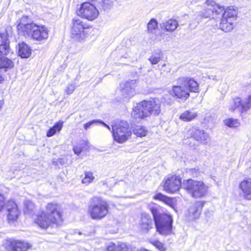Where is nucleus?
Returning <instances> with one entry per match:
<instances>
[{
  "instance_id": "nucleus-1",
  "label": "nucleus",
  "mask_w": 251,
  "mask_h": 251,
  "mask_svg": "<svg viewBox=\"0 0 251 251\" xmlns=\"http://www.w3.org/2000/svg\"><path fill=\"white\" fill-rule=\"evenodd\" d=\"M62 221L60 205L50 202L46 207V211L41 212L35 220V223L43 229H47L54 225H58Z\"/></svg>"
},
{
  "instance_id": "nucleus-2",
  "label": "nucleus",
  "mask_w": 251,
  "mask_h": 251,
  "mask_svg": "<svg viewBox=\"0 0 251 251\" xmlns=\"http://www.w3.org/2000/svg\"><path fill=\"white\" fill-rule=\"evenodd\" d=\"M27 17H23L21 19L17 28L19 34L31 37L34 40L44 42L49 36V31L44 25H38L34 23H26Z\"/></svg>"
},
{
  "instance_id": "nucleus-3",
  "label": "nucleus",
  "mask_w": 251,
  "mask_h": 251,
  "mask_svg": "<svg viewBox=\"0 0 251 251\" xmlns=\"http://www.w3.org/2000/svg\"><path fill=\"white\" fill-rule=\"evenodd\" d=\"M161 102L157 99H151L150 100H143L134 106L131 116L135 119H144L151 114L158 116L161 112Z\"/></svg>"
},
{
  "instance_id": "nucleus-4",
  "label": "nucleus",
  "mask_w": 251,
  "mask_h": 251,
  "mask_svg": "<svg viewBox=\"0 0 251 251\" xmlns=\"http://www.w3.org/2000/svg\"><path fill=\"white\" fill-rule=\"evenodd\" d=\"M161 102L157 99H151L150 100H143L134 106L131 116L135 119H144L151 114L158 116L161 112Z\"/></svg>"
},
{
  "instance_id": "nucleus-5",
  "label": "nucleus",
  "mask_w": 251,
  "mask_h": 251,
  "mask_svg": "<svg viewBox=\"0 0 251 251\" xmlns=\"http://www.w3.org/2000/svg\"><path fill=\"white\" fill-rule=\"evenodd\" d=\"M156 230L161 235L167 236L173 232V219L171 215L159 212L155 207H151Z\"/></svg>"
},
{
  "instance_id": "nucleus-6",
  "label": "nucleus",
  "mask_w": 251,
  "mask_h": 251,
  "mask_svg": "<svg viewBox=\"0 0 251 251\" xmlns=\"http://www.w3.org/2000/svg\"><path fill=\"white\" fill-rule=\"evenodd\" d=\"M112 135L115 141L122 144L126 142L132 135L128 123L126 121H120L112 126Z\"/></svg>"
},
{
  "instance_id": "nucleus-7",
  "label": "nucleus",
  "mask_w": 251,
  "mask_h": 251,
  "mask_svg": "<svg viewBox=\"0 0 251 251\" xmlns=\"http://www.w3.org/2000/svg\"><path fill=\"white\" fill-rule=\"evenodd\" d=\"M182 186L194 198H200L207 193V187L202 181L188 179L184 180Z\"/></svg>"
},
{
  "instance_id": "nucleus-8",
  "label": "nucleus",
  "mask_w": 251,
  "mask_h": 251,
  "mask_svg": "<svg viewBox=\"0 0 251 251\" xmlns=\"http://www.w3.org/2000/svg\"><path fill=\"white\" fill-rule=\"evenodd\" d=\"M107 213V205L106 202L98 197H94L92 199L88 213L93 219H101Z\"/></svg>"
},
{
  "instance_id": "nucleus-9",
  "label": "nucleus",
  "mask_w": 251,
  "mask_h": 251,
  "mask_svg": "<svg viewBox=\"0 0 251 251\" xmlns=\"http://www.w3.org/2000/svg\"><path fill=\"white\" fill-rule=\"evenodd\" d=\"M237 12L232 6L225 8L222 12L221 21L219 24L220 28L225 32L232 30L234 27V21L236 20Z\"/></svg>"
},
{
  "instance_id": "nucleus-10",
  "label": "nucleus",
  "mask_w": 251,
  "mask_h": 251,
  "mask_svg": "<svg viewBox=\"0 0 251 251\" xmlns=\"http://www.w3.org/2000/svg\"><path fill=\"white\" fill-rule=\"evenodd\" d=\"M87 25L79 18H74L71 24V33L72 38L75 41L82 42L85 41L87 32L86 29Z\"/></svg>"
},
{
  "instance_id": "nucleus-11",
  "label": "nucleus",
  "mask_w": 251,
  "mask_h": 251,
  "mask_svg": "<svg viewBox=\"0 0 251 251\" xmlns=\"http://www.w3.org/2000/svg\"><path fill=\"white\" fill-rule=\"evenodd\" d=\"M206 6L200 12L199 15L204 18L220 17L225 10V7L220 6L212 0H207Z\"/></svg>"
},
{
  "instance_id": "nucleus-12",
  "label": "nucleus",
  "mask_w": 251,
  "mask_h": 251,
  "mask_svg": "<svg viewBox=\"0 0 251 251\" xmlns=\"http://www.w3.org/2000/svg\"><path fill=\"white\" fill-rule=\"evenodd\" d=\"M76 13L77 16L89 21L94 20L99 14V12L96 6L88 2L81 4L79 8L76 10Z\"/></svg>"
},
{
  "instance_id": "nucleus-13",
  "label": "nucleus",
  "mask_w": 251,
  "mask_h": 251,
  "mask_svg": "<svg viewBox=\"0 0 251 251\" xmlns=\"http://www.w3.org/2000/svg\"><path fill=\"white\" fill-rule=\"evenodd\" d=\"M185 137L187 138H193L199 143L203 145L207 144L210 140L209 135L203 130H200L194 127L187 130Z\"/></svg>"
},
{
  "instance_id": "nucleus-14",
  "label": "nucleus",
  "mask_w": 251,
  "mask_h": 251,
  "mask_svg": "<svg viewBox=\"0 0 251 251\" xmlns=\"http://www.w3.org/2000/svg\"><path fill=\"white\" fill-rule=\"evenodd\" d=\"M181 178L179 176L172 175L168 176L164 181V190L170 193L178 191L181 186Z\"/></svg>"
},
{
  "instance_id": "nucleus-15",
  "label": "nucleus",
  "mask_w": 251,
  "mask_h": 251,
  "mask_svg": "<svg viewBox=\"0 0 251 251\" xmlns=\"http://www.w3.org/2000/svg\"><path fill=\"white\" fill-rule=\"evenodd\" d=\"M4 247L7 251H26L31 245L26 242L10 239L5 241Z\"/></svg>"
},
{
  "instance_id": "nucleus-16",
  "label": "nucleus",
  "mask_w": 251,
  "mask_h": 251,
  "mask_svg": "<svg viewBox=\"0 0 251 251\" xmlns=\"http://www.w3.org/2000/svg\"><path fill=\"white\" fill-rule=\"evenodd\" d=\"M177 85H174L171 90L169 91V94L176 99L185 101L190 97L187 89L183 84H181L177 79Z\"/></svg>"
},
{
  "instance_id": "nucleus-17",
  "label": "nucleus",
  "mask_w": 251,
  "mask_h": 251,
  "mask_svg": "<svg viewBox=\"0 0 251 251\" xmlns=\"http://www.w3.org/2000/svg\"><path fill=\"white\" fill-rule=\"evenodd\" d=\"M138 79L128 80L120 85L121 95L124 98H129L135 94V88Z\"/></svg>"
},
{
  "instance_id": "nucleus-18",
  "label": "nucleus",
  "mask_w": 251,
  "mask_h": 251,
  "mask_svg": "<svg viewBox=\"0 0 251 251\" xmlns=\"http://www.w3.org/2000/svg\"><path fill=\"white\" fill-rule=\"evenodd\" d=\"M153 220L149 214L143 213L139 222V228L141 232L146 234L153 228Z\"/></svg>"
},
{
  "instance_id": "nucleus-19",
  "label": "nucleus",
  "mask_w": 251,
  "mask_h": 251,
  "mask_svg": "<svg viewBox=\"0 0 251 251\" xmlns=\"http://www.w3.org/2000/svg\"><path fill=\"white\" fill-rule=\"evenodd\" d=\"M7 220L9 222L16 221L20 215V211L17 205L13 201H9L6 204Z\"/></svg>"
},
{
  "instance_id": "nucleus-20",
  "label": "nucleus",
  "mask_w": 251,
  "mask_h": 251,
  "mask_svg": "<svg viewBox=\"0 0 251 251\" xmlns=\"http://www.w3.org/2000/svg\"><path fill=\"white\" fill-rule=\"evenodd\" d=\"M178 81L181 84H183L187 89L188 93L199 92V84L193 78L188 77H181L178 78Z\"/></svg>"
},
{
  "instance_id": "nucleus-21",
  "label": "nucleus",
  "mask_w": 251,
  "mask_h": 251,
  "mask_svg": "<svg viewBox=\"0 0 251 251\" xmlns=\"http://www.w3.org/2000/svg\"><path fill=\"white\" fill-rule=\"evenodd\" d=\"M203 206V203L197 201L193 203L188 210V217L190 220L198 219L201 214Z\"/></svg>"
},
{
  "instance_id": "nucleus-22",
  "label": "nucleus",
  "mask_w": 251,
  "mask_h": 251,
  "mask_svg": "<svg viewBox=\"0 0 251 251\" xmlns=\"http://www.w3.org/2000/svg\"><path fill=\"white\" fill-rule=\"evenodd\" d=\"M244 198L247 200H251V179L243 180L240 184Z\"/></svg>"
},
{
  "instance_id": "nucleus-23",
  "label": "nucleus",
  "mask_w": 251,
  "mask_h": 251,
  "mask_svg": "<svg viewBox=\"0 0 251 251\" xmlns=\"http://www.w3.org/2000/svg\"><path fill=\"white\" fill-rule=\"evenodd\" d=\"M10 51L9 42L5 34L0 33V52L7 55Z\"/></svg>"
},
{
  "instance_id": "nucleus-24",
  "label": "nucleus",
  "mask_w": 251,
  "mask_h": 251,
  "mask_svg": "<svg viewBox=\"0 0 251 251\" xmlns=\"http://www.w3.org/2000/svg\"><path fill=\"white\" fill-rule=\"evenodd\" d=\"M178 26V22L174 19H169L160 24L161 28L167 31H173Z\"/></svg>"
},
{
  "instance_id": "nucleus-25",
  "label": "nucleus",
  "mask_w": 251,
  "mask_h": 251,
  "mask_svg": "<svg viewBox=\"0 0 251 251\" xmlns=\"http://www.w3.org/2000/svg\"><path fill=\"white\" fill-rule=\"evenodd\" d=\"M111 251H136L135 248H133L129 245L124 243H118L116 246L111 242Z\"/></svg>"
},
{
  "instance_id": "nucleus-26",
  "label": "nucleus",
  "mask_w": 251,
  "mask_h": 251,
  "mask_svg": "<svg viewBox=\"0 0 251 251\" xmlns=\"http://www.w3.org/2000/svg\"><path fill=\"white\" fill-rule=\"evenodd\" d=\"M18 53L22 58H26L31 55V49L27 45L22 43L19 44Z\"/></svg>"
},
{
  "instance_id": "nucleus-27",
  "label": "nucleus",
  "mask_w": 251,
  "mask_h": 251,
  "mask_svg": "<svg viewBox=\"0 0 251 251\" xmlns=\"http://www.w3.org/2000/svg\"><path fill=\"white\" fill-rule=\"evenodd\" d=\"M3 55V54L0 52V68L5 69V71L6 69L12 68L14 67L13 62Z\"/></svg>"
},
{
  "instance_id": "nucleus-28",
  "label": "nucleus",
  "mask_w": 251,
  "mask_h": 251,
  "mask_svg": "<svg viewBox=\"0 0 251 251\" xmlns=\"http://www.w3.org/2000/svg\"><path fill=\"white\" fill-rule=\"evenodd\" d=\"M153 199L155 200H159L163 201L165 203L170 206H172L174 204L173 200L172 199L162 194L161 193H157L154 196Z\"/></svg>"
},
{
  "instance_id": "nucleus-29",
  "label": "nucleus",
  "mask_w": 251,
  "mask_h": 251,
  "mask_svg": "<svg viewBox=\"0 0 251 251\" xmlns=\"http://www.w3.org/2000/svg\"><path fill=\"white\" fill-rule=\"evenodd\" d=\"M25 213L29 215H33L35 211V205L34 203L29 200L25 202Z\"/></svg>"
},
{
  "instance_id": "nucleus-30",
  "label": "nucleus",
  "mask_w": 251,
  "mask_h": 251,
  "mask_svg": "<svg viewBox=\"0 0 251 251\" xmlns=\"http://www.w3.org/2000/svg\"><path fill=\"white\" fill-rule=\"evenodd\" d=\"M63 124V122L62 121L57 122L53 126L48 130L47 133V136L48 137H51L54 135L57 131H60L62 128Z\"/></svg>"
},
{
  "instance_id": "nucleus-31",
  "label": "nucleus",
  "mask_w": 251,
  "mask_h": 251,
  "mask_svg": "<svg viewBox=\"0 0 251 251\" xmlns=\"http://www.w3.org/2000/svg\"><path fill=\"white\" fill-rule=\"evenodd\" d=\"M80 144L82 146H84L83 147H80L77 145L73 147V151H74V153L77 155H78L82 151L83 148H85V150H88L91 146V145L89 143V142L86 140H82L80 142Z\"/></svg>"
},
{
  "instance_id": "nucleus-32",
  "label": "nucleus",
  "mask_w": 251,
  "mask_h": 251,
  "mask_svg": "<svg viewBox=\"0 0 251 251\" xmlns=\"http://www.w3.org/2000/svg\"><path fill=\"white\" fill-rule=\"evenodd\" d=\"M197 115L196 113L190 111H186L181 114L179 118L185 122H189L195 119Z\"/></svg>"
},
{
  "instance_id": "nucleus-33",
  "label": "nucleus",
  "mask_w": 251,
  "mask_h": 251,
  "mask_svg": "<svg viewBox=\"0 0 251 251\" xmlns=\"http://www.w3.org/2000/svg\"><path fill=\"white\" fill-rule=\"evenodd\" d=\"M162 55V51L158 50L157 52L153 53L149 60L152 65L157 64L160 61Z\"/></svg>"
},
{
  "instance_id": "nucleus-34",
  "label": "nucleus",
  "mask_w": 251,
  "mask_h": 251,
  "mask_svg": "<svg viewBox=\"0 0 251 251\" xmlns=\"http://www.w3.org/2000/svg\"><path fill=\"white\" fill-rule=\"evenodd\" d=\"M251 107V95L247 98L242 100V108L240 109L241 113L247 111Z\"/></svg>"
},
{
  "instance_id": "nucleus-35",
  "label": "nucleus",
  "mask_w": 251,
  "mask_h": 251,
  "mask_svg": "<svg viewBox=\"0 0 251 251\" xmlns=\"http://www.w3.org/2000/svg\"><path fill=\"white\" fill-rule=\"evenodd\" d=\"M133 132L138 137H144L146 135L147 130L143 126H137L133 128Z\"/></svg>"
},
{
  "instance_id": "nucleus-36",
  "label": "nucleus",
  "mask_w": 251,
  "mask_h": 251,
  "mask_svg": "<svg viewBox=\"0 0 251 251\" xmlns=\"http://www.w3.org/2000/svg\"><path fill=\"white\" fill-rule=\"evenodd\" d=\"M224 124L229 127L236 128L239 126L240 123L237 119L229 118L224 121Z\"/></svg>"
},
{
  "instance_id": "nucleus-37",
  "label": "nucleus",
  "mask_w": 251,
  "mask_h": 251,
  "mask_svg": "<svg viewBox=\"0 0 251 251\" xmlns=\"http://www.w3.org/2000/svg\"><path fill=\"white\" fill-rule=\"evenodd\" d=\"M148 31L152 33L156 30L158 27V22L156 19L152 18L148 24Z\"/></svg>"
},
{
  "instance_id": "nucleus-38",
  "label": "nucleus",
  "mask_w": 251,
  "mask_h": 251,
  "mask_svg": "<svg viewBox=\"0 0 251 251\" xmlns=\"http://www.w3.org/2000/svg\"><path fill=\"white\" fill-rule=\"evenodd\" d=\"M94 177L93 176L92 173L90 172H86L85 176L82 180V182L85 184H88L94 180Z\"/></svg>"
},
{
  "instance_id": "nucleus-39",
  "label": "nucleus",
  "mask_w": 251,
  "mask_h": 251,
  "mask_svg": "<svg viewBox=\"0 0 251 251\" xmlns=\"http://www.w3.org/2000/svg\"><path fill=\"white\" fill-rule=\"evenodd\" d=\"M94 124H100L103 125L106 127H107L108 129H110V126L108 125L105 124L102 121L99 120H93L92 121H89V122L87 123L84 125V128L86 129H87V128H89L90 127V126Z\"/></svg>"
},
{
  "instance_id": "nucleus-40",
  "label": "nucleus",
  "mask_w": 251,
  "mask_h": 251,
  "mask_svg": "<svg viewBox=\"0 0 251 251\" xmlns=\"http://www.w3.org/2000/svg\"><path fill=\"white\" fill-rule=\"evenodd\" d=\"M151 243L159 251H166V248L165 247L164 244L158 241V240H153L151 242Z\"/></svg>"
},
{
  "instance_id": "nucleus-41",
  "label": "nucleus",
  "mask_w": 251,
  "mask_h": 251,
  "mask_svg": "<svg viewBox=\"0 0 251 251\" xmlns=\"http://www.w3.org/2000/svg\"><path fill=\"white\" fill-rule=\"evenodd\" d=\"M120 54L119 57L121 61L123 59H128L129 60H131L132 59L133 56L128 49H127V50L125 54H123L122 51H120Z\"/></svg>"
},
{
  "instance_id": "nucleus-42",
  "label": "nucleus",
  "mask_w": 251,
  "mask_h": 251,
  "mask_svg": "<svg viewBox=\"0 0 251 251\" xmlns=\"http://www.w3.org/2000/svg\"><path fill=\"white\" fill-rule=\"evenodd\" d=\"M233 107L231 108L232 110L234 111L235 109L240 108H242V100L240 98H236L234 99V104Z\"/></svg>"
},
{
  "instance_id": "nucleus-43",
  "label": "nucleus",
  "mask_w": 251,
  "mask_h": 251,
  "mask_svg": "<svg viewBox=\"0 0 251 251\" xmlns=\"http://www.w3.org/2000/svg\"><path fill=\"white\" fill-rule=\"evenodd\" d=\"M171 96L170 94L164 95L162 98V101L168 104H171L173 102Z\"/></svg>"
},
{
  "instance_id": "nucleus-44",
  "label": "nucleus",
  "mask_w": 251,
  "mask_h": 251,
  "mask_svg": "<svg viewBox=\"0 0 251 251\" xmlns=\"http://www.w3.org/2000/svg\"><path fill=\"white\" fill-rule=\"evenodd\" d=\"M75 88L76 87L74 84H69L66 87L65 92L67 95H70L73 93V92L75 89Z\"/></svg>"
},
{
  "instance_id": "nucleus-45",
  "label": "nucleus",
  "mask_w": 251,
  "mask_h": 251,
  "mask_svg": "<svg viewBox=\"0 0 251 251\" xmlns=\"http://www.w3.org/2000/svg\"><path fill=\"white\" fill-rule=\"evenodd\" d=\"M100 4L103 9H108L110 5V0H101Z\"/></svg>"
},
{
  "instance_id": "nucleus-46",
  "label": "nucleus",
  "mask_w": 251,
  "mask_h": 251,
  "mask_svg": "<svg viewBox=\"0 0 251 251\" xmlns=\"http://www.w3.org/2000/svg\"><path fill=\"white\" fill-rule=\"evenodd\" d=\"M5 205L6 206L5 198L4 196L0 193V211L3 209Z\"/></svg>"
},
{
  "instance_id": "nucleus-47",
  "label": "nucleus",
  "mask_w": 251,
  "mask_h": 251,
  "mask_svg": "<svg viewBox=\"0 0 251 251\" xmlns=\"http://www.w3.org/2000/svg\"><path fill=\"white\" fill-rule=\"evenodd\" d=\"M190 172L191 173L193 177H198L200 174V172L198 171V170L195 168L191 169L190 170Z\"/></svg>"
},
{
  "instance_id": "nucleus-48",
  "label": "nucleus",
  "mask_w": 251,
  "mask_h": 251,
  "mask_svg": "<svg viewBox=\"0 0 251 251\" xmlns=\"http://www.w3.org/2000/svg\"><path fill=\"white\" fill-rule=\"evenodd\" d=\"M115 223L116 226L114 227L113 229L111 230V233H116L118 231L119 225L120 223L118 222L117 221H115Z\"/></svg>"
},
{
  "instance_id": "nucleus-49",
  "label": "nucleus",
  "mask_w": 251,
  "mask_h": 251,
  "mask_svg": "<svg viewBox=\"0 0 251 251\" xmlns=\"http://www.w3.org/2000/svg\"><path fill=\"white\" fill-rule=\"evenodd\" d=\"M204 120L207 121L208 122H209L210 120L212 121L213 120V118L212 117L206 116L205 117Z\"/></svg>"
},
{
  "instance_id": "nucleus-50",
  "label": "nucleus",
  "mask_w": 251,
  "mask_h": 251,
  "mask_svg": "<svg viewBox=\"0 0 251 251\" xmlns=\"http://www.w3.org/2000/svg\"><path fill=\"white\" fill-rule=\"evenodd\" d=\"M3 80V78L2 75L0 74V82Z\"/></svg>"
},
{
  "instance_id": "nucleus-51",
  "label": "nucleus",
  "mask_w": 251,
  "mask_h": 251,
  "mask_svg": "<svg viewBox=\"0 0 251 251\" xmlns=\"http://www.w3.org/2000/svg\"><path fill=\"white\" fill-rule=\"evenodd\" d=\"M2 105V102L1 101H0V109L1 108Z\"/></svg>"
},
{
  "instance_id": "nucleus-52",
  "label": "nucleus",
  "mask_w": 251,
  "mask_h": 251,
  "mask_svg": "<svg viewBox=\"0 0 251 251\" xmlns=\"http://www.w3.org/2000/svg\"><path fill=\"white\" fill-rule=\"evenodd\" d=\"M141 251H149L145 250V249H144L143 250H141Z\"/></svg>"
},
{
  "instance_id": "nucleus-53",
  "label": "nucleus",
  "mask_w": 251,
  "mask_h": 251,
  "mask_svg": "<svg viewBox=\"0 0 251 251\" xmlns=\"http://www.w3.org/2000/svg\"><path fill=\"white\" fill-rule=\"evenodd\" d=\"M109 248H110V246H108V247H107V249L108 251L109 250Z\"/></svg>"
},
{
  "instance_id": "nucleus-54",
  "label": "nucleus",
  "mask_w": 251,
  "mask_h": 251,
  "mask_svg": "<svg viewBox=\"0 0 251 251\" xmlns=\"http://www.w3.org/2000/svg\"><path fill=\"white\" fill-rule=\"evenodd\" d=\"M250 244H251V239H250Z\"/></svg>"
},
{
  "instance_id": "nucleus-55",
  "label": "nucleus",
  "mask_w": 251,
  "mask_h": 251,
  "mask_svg": "<svg viewBox=\"0 0 251 251\" xmlns=\"http://www.w3.org/2000/svg\"><path fill=\"white\" fill-rule=\"evenodd\" d=\"M165 66V64H164L163 65V67H164V66Z\"/></svg>"
}]
</instances>
